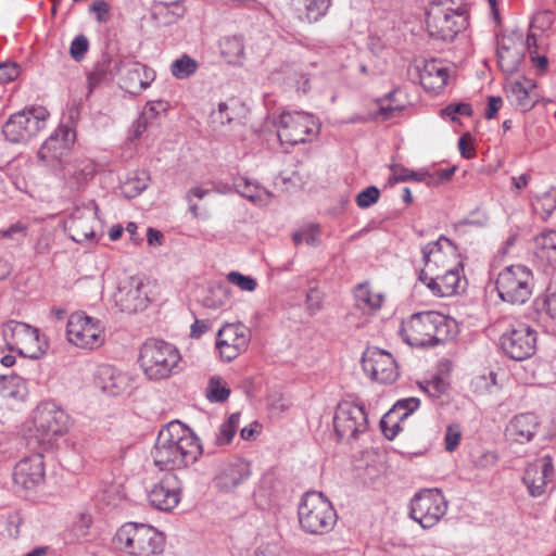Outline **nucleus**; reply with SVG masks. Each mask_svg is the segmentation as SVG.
Listing matches in <instances>:
<instances>
[{
    "label": "nucleus",
    "mask_w": 556,
    "mask_h": 556,
    "mask_svg": "<svg viewBox=\"0 0 556 556\" xmlns=\"http://www.w3.org/2000/svg\"><path fill=\"white\" fill-rule=\"evenodd\" d=\"M52 242V233L48 229H42L37 238L34 250L36 254H47L50 251Z\"/></svg>",
    "instance_id": "e2e57ef3"
},
{
    "label": "nucleus",
    "mask_w": 556,
    "mask_h": 556,
    "mask_svg": "<svg viewBox=\"0 0 556 556\" xmlns=\"http://www.w3.org/2000/svg\"><path fill=\"white\" fill-rule=\"evenodd\" d=\"M379 189L375 186H370L357 194L356 203L361 208H366L375 204L379 200Z\"/></svg>",
    "instance_id": "5fc2aeb1"
},
{
    "label": "nucleus",
    "mask_w": 556,
    "mask_h": 556,
    "mask_svg": "<svg viewBox=\"0 0 556 556\" xmlns=\"http://www.w3.org/2000/svg\"><path fill=\"white\" fill-rule=\"evenodd\" d=\"M319 233V226L312 224L295 231L292 236V239L295 245H299L304 241L308 245L316 247L320 242Z\"/></svg>",
    "instance_id": "a18cd8bd"
},
{
    "label": "nucleus",
    "mask_w": 556,
    "mask_h": 556,
    "mask_svg": "<svg viewBox=\"0 0 556 556\" xmlns=\"http://www.w3.org/2000/svg\"><path fill=\"white\" fill-rule=\"evenodd\" d=\"M114 68L119 78V87L131 94H139L150 85L151 77L139 62L122 59L114 62Z\"/></svg>",
    "instance_id": "aec40b11"
},
{
    "label": "nucleus",
    "mask_w": 556,
    "mask_h": 556,
    "mask_svg": "<svg viewBox=\"0 0 556 556\" xmlns=\"http://www.w3.org/2000/svg\"><path fill=\"white\" fill-rule=\"evenodd\" d=\"M538 427V417L532 413H523L510 420L507 426V433L516 442L526 443L532 440Z\"/></svg>",
    "instance_id": "c756f323"
},
{
    "label": "nucleus",
    "mask_w": 556,
    "mask_h": 556,
    "mask_svg": "<svg viewBox=\"0 0 556 556\" xmlns=\"http://www.w3.org/2000/svg\"><path fill=\"white\" fill-rule=\"evenodd\" d=\"M495 287L502 301L523 304L532 294L533 275L526 266L511 265L498 273Z\"/></svg>",
    "instance_id": "6e6552de"
},
{
    "label": "nucleus",
    "mask_w": 556,
    "mask_h": 556,
    "mask_svg": "<svg viewBox=\"0 0 556 556\" xmlns=\"http://www.w3.org/2000/svg\"><path fill=\"white\" fill-rule=\"evenodd\" d=\"M472 114V109L470 104L459 102V103H452L448 104L446 108L441 110L442 116H447L451 118V121L456 122L457 115H466L470 116Z\"/></svg>",
    "instance_id": "6e6d98bb"
},
{
    "label": "nucleus",
    "mask_w": 556,
    "mask_h": 556,
    "mask_svg": "<svg viewBox=\"0 0 556 556\" xmlns=\"http://www.w3.org/2000/svg\"><path fill=\"white\" fill-rule=\"evenodd\" d=\"M331 3L332 0H307L305 4V16L307 21L313 23L325 16Z\"/></svg>",
    "instance_id": "3c124183"
},
{
    "label": "nucleus",
    "mask_w": 556,
    "mask_h": 556,
    "mask_svg": "<svg viewBox=\"0 0 556 556\" xmlns=\"http://www.w3.org/2000/svg\"><path fill=\"white\" fill-rule=\"evenodd\" d=\"M118 60L119 59H116V61ZM114 62L115 60L103 56V59L94 65V68L88 75L90 89L96 88L102 81L113 79L115 76H117L114 68Z\"/></svg>",
    "instance_id": "e433bc0d"
},
{
    "label": "nucleus",
    "mask_w": 556,
    "mask_h": 556,
    "mask_svg": "<svg viewBox=\"0 0 556 556\" xmlns=\"http://www.w3.org/2000/svg\"><path fill=\"white\" fill-rule=\"evenodd\" d=\"M466 25L465 15L453 9L447 0L431 3L426 12L427 33L435 40L451 42Z\"/></svg>",
    "instance_id": "423d86ee"
},
{
    "label": "nucleus",
    "mask_w": 556,
    "mask_h": 556,
    "mask_svg": "<svg viewBox=\"0 0 556 556\" xmlns=\"http://www.w3.org/2000/svg\"><path fill=\"white\" fill-rule=\"evenodd\" d=\"M458 149L463 157L471 159L475 156V148L472 138L469 134L463 135L458 140Z\"/></svg>",
    "instance_id": "69168bd1"
},
{
    "label": "nucleus",
    "mask_w": 556,
    "mask_h": 556,
    "mask_svg": "<svg viewBox=\"0 0 556 556\" xmlns=\"http://www.w3.org/2000/svg\"><path fill=\"white\" fill-rule=\"evenodd\" d=\"M235 187L242 197L247 198L254 204L267 205L273 198V193L270 191L249 181L247 178H239L236 181Z\"/></svg>",
    "instance_id": "72a5a7b5"
},
{
    "label": "nucleus",
    "mask_w": 556,
    "mask_h": 556,
    "mask_svg": "<svg viewBox=\"0 0 556 556\" xmlns=\"http://www.w3.org/2000/svg\"><path fill=\"white\" fill-rule=\"evenodd\" d=\"M33 425L43 438L64 435L70 428V416L53 402L39 403L33 412Z\"/></svg>",
    "instance_id": "ddd939ff"
},
{
    "label": "nucleus",
    "mask_w": 556,
    "mask_h": 556,
    "mask_svg": "<svg viewBox=\"0 0 556 556\" xmlns=\"http://www.w3.org/2000/svg\"><path fill=\"white\" fill-rule=\"evenodd\" d=\"M501 348L511 359L523 361L535 352L536 333L528 325H518V327L502 334Z\"/></svg>",
    "instance_id": "dca6fc26"
},
{
    "label": "nucleus",
    "mask_w": 556,
    "mask_h": 556,
    "mask_svg": "<svg viewBox=\"0 0 556 556\" xmlns=\"http://www.w3.org/2000/svg\"><path fill=\"white\" fill-rule=\"evenodd\" d=\"M227 280L237 286L240 290L248 292L254 291L257 286L255 279L250 276H244L238 271H230L227 275Z\"/></svg>",
    "instance_id": "603ef678"
},
{
    "label": "nucleus",
    "mask_w": 556,
    "mask_h": 556,
    "mask_svg": "<svg viewBox=\"0 0 556 556\" xmlns=\"http://www.w3.org/2000/svg\"><path fill=\"white\" fill-rule=\"evenodd\" d=\"M301 528L312 534L329 532L337 522V514L328 498L319 492H306L298 508Z\"/></svg>",
    "instance_id": "39448f33"
},
{
    "label": "nucleus",
    "mask_w": 556,
    "mask_h": 556,
    "mask_svg": "<svg viewBox=\"0 0 556 556\" xmlns=\"http://www.w3.org/2000/svg\"><path fill=\"white\" fill-rule=\"evenodd\" d=\"M98 206L92 201L89 206L76 208L68 223L67 229L71 238L75 242H84L94 236V225L97 223Z\"/></svg>",
    "instance_id": "b1692460"
},
{
    "label": "nucleus",
    "mask_w": 556,
    "mask_h": 556,
    "mask_svg": "<svg viewBox=\"0 0 556 556\" xmlns=\"http://www.w3.org/2000/svg\"><path fill=\"white\" fill-rule=\"evenodd\" d=\"M533 210L542 218H547L556 210V188H551L533 202Z\"/></svg>",
    "instance_id": "58836bf2"
},
{
    "label": "nucleus",
    "mask_w": 556,
    "mask_h": 556,
    "mask_svg": "<svg viewBox=\"0 0 556 556\" xmlns=\"http://www.w3.org/2000/svg\"><path fill=\"white\" fill-rule=\"evenodd\" d=\"M45 479V463L41 454L21 459L14 467L13 480L24 489H33Z\"/></svg>",
    "instance_id": "393cba45"
},
{
    "label": "nucleus",
    "mask_w": 556,
    "mask_h": 556,
    "mask_svg": "<svg viewBox=\"0 0 556 556\" xmlns=\"http://www.w3.org/2000/svg\"><path fill=\"white\" fill-rule=\"evenodd\" d=\"M323 293L316 288L311 289L306 293V307L311 315L321 309Z\"/></svg>",
    "instance_id": "052dcab7"
},
{
    "label": "nucleus",
    "mask_w": 556,
    "mask_h": 556,
    "mask_svg": "<svg viewBox=\"0 0 556 556\" xmlns=\"http://www.w3.org/2000/svg\"><path fill=\"white\" fill-rule=\"evenodd\" d=\"M2 337L9 351L34 359L41 357L48 348L47 342L40 338L39 329L22 321L5 323Z\"/></svg>",
    "instance_id": "0eeeda50"
},
{
    "label": "nucleus",
    "mask_w": 556,
    "mask_h": 556,
    "mask_svg": "<svg viewBox=\"0 0 556 556\" xmlns=\"http://www.w3.org/2000/svg\"><path fill=\"white\" fill-rule=\"evenodd\" d=\"M448 327L450 323L444 315L437 312H420L402 323L400 334L410 346H433L447 340Z\"/></svg>",
    "instance_id": "f03ea898"
},
{
    "label": "nucleus",
    "mask_w": 556,
    "mask_h": 556,
    "mask_svg": "<svg viewBox=\"0 0 556 556\" xmlns=\"http://www.w3.org/2000/svg\"><path fill=\"white\" fill-rule=\"evenodd\" d=\"M24 113V128L27 135V139L36 136L46 127V122L49 116V112L43 106H36L28 110L21 111Z\"/></svg>",
    "instance_id": "f704fd0d"
},
{
    "label": "nucleus",
    "mask_w": 556,
    "mask_h": 556,
    "mask_svg": "<svg viewBox=\"0 0 556 556\" xmlns=\"http://www.w3.org/2000/svg\"><path fill=\"white\" fill-rule=\"evenodd\" d=\"M202 446L193 432L180 421H172L159 432L152 457L161 470H175L194 464Z\"/></svg>",
    "instance_id": "f257e3e1"
},
{
    "label": "nucleus",
    "mask_w": 556,
    "mask_h": 556,
    "mask_svg": "<svg viewBox=\"0 0 556 556\" xmlns=\"http://www.w3.org/2000/svg\"><path fill=\"white\" fill-rule=\"evenodd\" d=\"M88 48H89L88 39L86 38V36L79 35V36L75 37L74 40L72 41L71 48H70V54L74 60L80 61L85 56Z\"/></svg>",
    "instance_id": "13d9d810"
},
{
    "label": "nucleus",
    "mask_w": 556,
    "mask_h": 556,
    "mask_svg": "<svg viewBox=\"0 0 556 556\" xmlns=\"http://www.w3.org/2000/svg\"><path fill=\"white\" fill-rule=\"evenodd\" d=\"M229 302V292L227 288L217 286L211 289L203 299V305L207 308L218 309L225 307Z\"/></svg>",
    "instance_id": "c03bdc74"
},
{
    "label": "nucleus",
    "mask_w": 556,
    "mask_h": 556,
    "mask_svg": "<svg viewBox=\"0 0 556 556\" xmlns=\"http://www.w3.org/2000/svg\"><path fill=\"white\" fill-rule=\"evenodd\" d=\"M230 389L219 377H212L206 389V396L211 402H224L228 399Z\"/></svg>",
    "instance_id": "49530a36"
},
{
    "label": "nucleus",
    "mask_w": 556,
    "mask_h": 556,
    "mask_svg": "<svg viewBox=\"0 0 556 556\" xmlns=\"http://www.w3.org/2000/svg\"><path fill=\"white\" fill-rule=\"evenodd\" d=\"M554 475V465L551 456L546 455L529 464L525 470L522 482L530 496L540 497L546 491L548 481Z\"/></svg>",
    "instance_id": "412c9836"
},
{
    "label": "nucleus",
    "mask_w": 556,
    "mask_h": 556,
    "mask_svg": "<svg viewBox=\"0 0 556 556\" xmlns=\"http://www.w3.org/2000/svg\"><path fill=\"white\" fill-rule=\"evenodd\" d=\"M68 341L83 349H94L104 342L103 327L100 320L85 313H73L67 320Z\"/></svg>",
    "instance_id": "f8f14e48"
},
{
    "label": "nucleus",
    "mask_w": 556,
    "mask_h": 556,
    "mask_svg": "<svg viewBox=\"0 0 556 556\" xmlns=\"http://www.w3.org/2000/svg\"><path fill=\"white\" fill-rule=\"evenodd\" d=\"M462 439V429L459 425L452 424L446 428L445 432V448L447 452H453L458 446Z\"/></svg>",
    "instance_id": "4d7b16f0"
},
{
    "label": "nucleus",
    "mask_w": 556,
    "mask_h": 556,
    "mask_svg": "<svg viewBox=\"0 0 556 556\" xmlns=\"http://www.w3.org/2000/svg\"><path fill=\"white\" fill-rule=\"evenodd\" d=\"M318 131L313 115L304 112H285L279 117L278 138L281 143L295 146L311 140Z\"/></svg>",
    "instance_id": "9b49d317"
},
{
    "label": "nucleus",
    "mask_w": 556,
    "mask_h": 556,
    "mask_svg": "<svg viewBox=\"0 0 556 556\" xmlns=\"http://www.w3.org/2000/svg\"><path fill=\"white\" fill-rule=\"evenodd\" d=\"M24 124H26L24 113L17 112L13 114L2 127V132L7 140L13 143L27 141Z\"/></svg>",
    "instance_id": "4c0bfd02"
},
{
    "label": "nucleus",
    "mask_w": 556,
    "mask_h": 556,
    "mask_svg": "<svg viewBox=\"0 0 556 556\" xmlns=\"http://www.w3.org/2000/svg\"><path fill=\"white\" fill-rule=\"evenodd\" d=\"M97 386L110 395H119L128 387V377L111 365H101L96 374Z\"/></svg>",
    "instance_id": "cd10ccee"
},
{
    "label": "nucleus",
    "mask_w": 556,
    "mask_h": 556,
    "mask_svg": "<svg viewBox=\"0 0 556 556\" xmlns=\"http://www.w3.org/2000/svg\"><path fill=\"white\" fill-rule=\"evenodd\" d=\"M333 426L340 439H356L358 433L367 429L365 409L351 402L339 403L333 416Z\"/></svg>",
    "instance_id": "4468645a"
},
{
    "label": "nucleus",
    "mask_w": 556,
    "mask_h": 556,
    "mask_svg": "<svg viewBox=\"0 0 556 556\" xmlns=\"http://www.w3.org/2000/svg\"><path fill=\"white\" fill-rule=\"evenodd\" d=\"M425 268L419 273V280L426 282L428 276L437 271L460 268L463 263L456 247L444 236L422 249Z\"/></svg>",
    "instance_id": "1a4fd4ad"
},
{
    "label": "nucleus",
    "mask_w": 556,
    "mask_h": 556,
    "mask_svg": "<svg viewBox=\"0 0 556 556\" xmlns=\"http://www.w3.org/2000/svg\"><path fill=\"white\" fill-rule=\"evenodd\" d=\"M147 179L136 178V179H129L124 188L125 192L127 193V197H134L136 194H139L141 191H143L147 188Z\"/></svg>",
    "instance_id": "338daca9"
},
{
    "label": "nucleus",
    "mask_w": 556,
    "mask_h": 556,
    "mask_svg": "<svg viewBox=\"0 0 556 556\" xmlns=\"http://www.w3.org/2000/svg\"><path fill=\"white\" fill-rule=\"evenodd\" d=\"M463 266L460 268H451L437 271L428 276L425 282L434 295L451 296L465 289L467 283L463 276Z\"/></svg>",
    "instance_id": "5701e85b"
},
{
    "label": "nucleus",
    "mask_w": 556,
    "mask_h": 556,
    "mask_svg": "<svg viewBox=\"0 0 556 556\" xmlns=\"http://www.w3.org/2000/svg\"><path fill=\"white\" fill-rule=\"evenodd\" d=\"M420 405V401L417 397H407L397 401L394 406L387 413V420L390 417H396L402 422L413 414Z\"/></svg>",
    "instance_id": "ea45409f"
},
{
    "label": "nucleus",
    "mask_w": 556,
    "mask_h": 556,
    "mask_svg": "<svg viewBox=\"0 0 556 556\" xmlns=\"http://www.w3.org/2000/svg\"><path fill=\"white\" fill-rule=\"evenodd\" d=\"M220 50L228 62H235L244 53L243 39L240 36L225 37L220 41Z\"/></svg>",
    "instance_id": "79ce46f5"
},
{
    "label": "nucleus",
    "mask_w": 556,
    "mask_h": 556,
    "mask_svg": "<svg viewBox=\"0 0 556 556\" xmlns=\"http://www.w3.org/2000/svg\"><path fill=\"white\" fill-rule=\"evenodd\" d=\"M20 75V66L12 62L0 63V83L5 84L16 79Z\"/></svg>",
    "instance_id": "bf43d9fd"
},
{
    "label": "nucleus",
    "mask_w": 556,
    "mask_h": 556,
    "mask_svg": "<svg viewBox=\"0 0 556 556\" xmlns=\"http://www.w3.org/2000/svg\"><path fill=\"white\" fill-rule=\"evenodd\" d=\"M250 339V330L243 324H227L217 332L216 349L224 361L231 362L248 349Z\"/></svg>",
    "instance_id": "f3484780"
},
{
    "label": "nucleus",
    "mask_w": 556,
    "mask_h": 556,
    "mask_svg": "<svg viewBox=\"0 0 556 556\" xmlns=\"http://www.w3.org/2000/svg\"><path fill=\"white\" fill-rule=\"evenodd\" d=\"M146 288L140 277L131 276L121 280L114 294L115 304L122 312L129 314L143 311L149 303Z\"/></svg>",
    "instance_id": "a211bd4d"
},
{
    "label": "nucleus",
    "mask_w": 556,
    "mask_h": 556,
    "mask_svg": "<svg viewBox=\"0 0 556 556\" xmlns=\"http://www.w3.org/2000/svg\"><path fill=\"white\" fill-rule=\"evenodd\" d=\"M180 492L181 483L177 476L167 473L148 491V501L155 509L169 511L178 505Z\"/></svg>",
    "instance_id": "6ab92c4d"
},
{
    "label": "nucleus",
    "mask_w": 556,
    "mask_h": 556,
    "mask_svg": "<svg viewBox=\"0 0 556 556\" xmlns=\"http://www.w3.org/2000/svg\"><path fill=\"white\" fill-rule=\"evenodd\" d=\"M510 99L521 111H528L532 108L533 101L530 99L527 88L519 81L510 87Z\"/></svg>",
    "instance_id": "8fccbe9b"
},
{
    "label": "nucleus",
    "mask_w": 556,
    "mask_h": 556,
    "mask_svg": "<svg viewBox=\"0 0 556 556\" xmlns=\"http://www.w3.org/2000/svg\"><path fill=\"white\" fill-rule=\"evenodd\" d=\"M240 414L235 413L229 416V418L220 425L219 431L216 435L215 443L216 445H225L229 444L239 427Z\"/></svg>",
    "instance_id": "37998d69"
},
{
    "label": "nucleus",
    "mask_w": 556,
    "mask_h": 556,
    "mask_svg": "<svg viewBox=\"0 0 556 556\" xmlns=\"http://www.w3.org/2000/svg\"><path fill=\"white\" fill-rule=\"evenodd\" d=\"M90 11L97 14V21L105 23L109 20V4L104 0H97L90 5Z\"/></svg>",
    "instance_id": "774afa93"
},
{
    "label": "nucleus",
    "mask_w": 556,
    "mask_h": 556,
    "mask_svg": "<svg viewBox=\"0 0 556 556\" xmlns=\"http://www.w3.org/2000/svg\"><path fill=\"white\" fill-rule=\"evenodd\" d=\"M67 129H59L50 136L38 151V157L54 170L64 167L63 160L67 155L72 140Z\"/></svg>",
    "instance_id": "4be33fe9"
},
{
    "label": "nucleus",
    "mask_w": 556,
    "mask_h": 556,
    "mask_svg": "<svg viewBox=\"0 0 556 556\" xmlns=\"http://www.w3.org/2000/svg\"><path fill=\"white\" fill-rule=\"evenodd\" d=\"M535 255L556 269V231L547 230L535 238Z\"/></svg>",
    "instance_id": "473e14b6"
},
{
    "label": "nucleus",
    "mask_w": 556,
    "mask_h": 556,
    "mask_svg": "<svg viewBox=\"0 0 556 556\" xmlns=\"http://www.w3.org/2000/svg\"><path fill=\"white\" fill-rule=\"evenodd\" d=\"M544 306L547 314L556 319V280L551 282L545 291Z\"/></svg>",
    "instance_id": "680f3d73"
},
{
    "label": "nucleus",
    "mask_w": 556,
    "mask_h": 556,
    "mask_svg": "<svg viewBox=\"0 0 556 556\" xmlns=\"http://www.w3.org/2000/svg\"><path fill=\"white\" fill-rule=\"evenodd\" d=\"M198 70V62L187 54L176 59L170 65V73L177 79H186Z\"/></svg>",
    "instance_id": "a19ab883"
},
{
    "label": "nucleus",
    "mask_w": 556,
    "mask_h": 556,
    "mask_svg": "<svg viewBox=\"0 0 556 556\" xmlns=\"http://www.w3.org/2000/svg\"><path fill=\"white\" fill-rule=\"evenodd\" d=\"M428 176L427 172H415L401 165H394L392 166V176L389 178V181L390 184L407 180L424 181Z\"/></svg>",
    "instance_id": "09e8293b"
},
{
    "label": "nucleus",
    "mask_w": 556,
    "mask_h": 556,
    "mask_svg": "<svg viewBox=\"0 0 556 556\" xmlns=\"http://www.w3.org/2000/svg\"><path fill=\"white\" fill-rule=\"evenodd\" d=\"M233 121L232 110L226 102H220L217 110H214L210 115V123L214 130L229 125Z\"/></svg>",
    "instance_id": "de8ad7c7"
},
{
    "label": "nucleus",
    "mask_w": 556,
    "mask_h": 556,
    "mask_svg": "<svg viewBox=\"0 0 556 556\" xmlns=\"http://www.w3.org/2000/svg\"><path fill=\"white\" fill-rule=\"evenodd\" d=\"M402 421L397 419L396 417H390V419L387 420V414L381 418L380 420V428L383 433V435L388 440H393L396 434L402 431Z\"/></svg>",
    "instance_id": "864d4df0"
},
{
    "label": "nucleus",
    "mask_w": 556,
    "mask_h": 556,
    "mask_svg": "<svg viewBox=\"0 0 556 556\" xmlns=\"http://www.w3.org/2000/svg\"><path fill=\"white\" fill-rule=\"evenodd\" d=\"M362 366L369 377L380 383H393L399 370L392 354L378 348H368L362 357Z\"/></svg>",
    "instance_id": "2eb2a0df"
},
{
    "label": "nucleus",
    "mask_w": 556,
    "mask_h": 556,
    "mask_svg": "<svg viewBox=\"0 0 556 556\" xmlns=\"http://www.w3.org/2000/svg\"><path fill=\"white\" fill-rule=\"evenodd\" d=\"M180 353L176 346L163 340L150 339L140 350L139 363L150 380H163L179 370Z\"/></svg>",
    "instance_id": "7ed1b4c3"
},
{
    "label": "nucleus",
    "mask_w": 556,
    "mask_h": 556,
    "mask_svg": "<svg viewBox=\"0 0 556 556\" xmlns=\"http://www.w3.org/2000/svg\"><path fill=\"white\" fill-rule=\"evenodd\" d=\"M118 546L132 556H154L163 551L164 536L154 527L127 522L115 534Z\"/></svg>",
    "instance_id": "20e7f679"
},
{
    "label": "nucleus",
    "mask_w": 556,
    "mask_h": 556,
    "mask_svg": "<svg viewBox=\"0 0 556 556\" xmlns=\"http://www.w3.org/2000/svg\"><path fill=\"white\" fill-rule=\"evenodd\" d=\"M355 305L364 313H372L379 309L384 301V295L372 292L367 282L359 283L354 289Z\"/></svg>",
    "instance_id": "2f4dec72"
},
{
    "label": "nucleus",
    "mask_w": 556,
    "mask_h": 556,
    "mask_svg": "<svg viewBox=\"0 0 556 556\" xmlns=\"http://www.w3.org/2000/svg\"><path fill=\"white\" fill-rule=\"evenodd\" d=\"M419 78L426 90L439 92L447 84L448 70L438 60L426 61Z\"/></svg>",
    "instance_id": "c85d7f7f"
},
{
    "label": "nucleus",
    "mask_w": 556,
    "mask_h": 556,
    "mask_svg": "<svg viewBox=\"0 0 556 556\" xmlns=\"http://www.w3.org/2000/svg\"><path fill=\"white\" fill-rule=\"evenodd\" d=\"M0 395L4 399H24L26 384L18 375L0 376Z\"/></svg>",
    "instance_id": "c9c22d12"
},
{
    "label": "nucleus",
    "mask_w": 556,
    "mask_h": 556,
    "mask_svg": "<svg viewBox=\"0 0 556 556\" xmlns=\"http://www.w3.org/2000/svg\"><path fill=\"white\" fill-rule=\"evenodd\" d=\"M447 502L438 489H426L418 492L410 501L409 516L424 529L435 526L446 514Z\"/></svg>",
    "instance_id": "9d476101"
},
{
    "label": "nucleus",
    "mask_w": 556,
    "mask_h": 556,
    "mask_svg": "<svg viewBox=\"0 0 556 556\" xmlns=\"http://www.w3.org/2000/svg\"><path fill=\"white\" fill-rule=\"evenodd\" d=\"M522 59L523 45L518 38L502 36L497 39V61L503 73H515Z\"/></svg>",
    "instance_id": "bb28decb"
},
{
    "label": "nucleus",
    "mask_w": 556,
    "mask_h": 556,
    "mask_svg": "<svg viewBox=\"0 0 556 556\" xmlns=\"http://www.w3.org/2000/svg\"><path fill=\"white\" fill-rule=\"evenodd\" d=\"M402 110L400 105H392L391 103L384 104L381 103L379 105V110L376 114V117L381 121H388L395 117Z\"/></svg>",
    "instance_id": "0e129e2a"
},
{
    "label": "nucleus",
    "mask_w": 556,
    "mask_h": 556,
    "mask_svg": "<svg viewBox=\"0 0 556 556\" xmlns=\"http://www.w3.org/2000/svg\"><path fill=\"white\" fill-rule=\"evenodd\" d=\"M250 475V464L243 459H235L223 466L214 478V484L219 492H233Z\"/></svg>",
    "instance_id": "a878e982"
},
{
    "label": "nucleus",
    "mask_w": 556,
    "mask_h": 556,
    "mask_svg": "<svg viewBox=\"0 0 556 556\" xmlns=\"http://www.w3.org/2000/svg\"><path fill=\"white\" fill-rule=\"evenodd\" d=\"M63 176L66 184L71 189L79 190L83 188L94 175V165L88 161L83 160L75 164H67L62 168Z\"/></svg>",
    "instance_id": "7c9ffc66"
}]
</instances>
